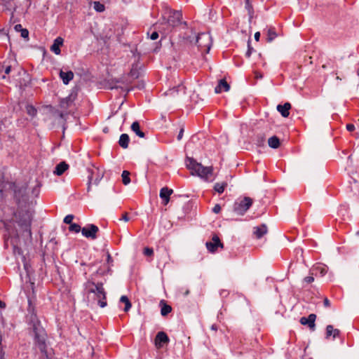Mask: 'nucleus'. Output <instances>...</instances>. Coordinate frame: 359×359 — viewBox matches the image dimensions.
<instances>
[{"instance_id": "47", "label": "nucleus", "mask_w": 359, "mask_h": 359, "mask_svg": "<svg viewBox=\"0 0 359 359\" xmlns=\"http://www.w3.org/2000/svg\"><path fill=\"white\" fill-rule=\"evenodd\" d=\"M102 177H103V174L102 173L99 175L98 177L95 179V183L97 184L100 182V180L102 179Z\"/></svg>"}, {"instance_id": "45", "label": "nucleus", "mask_w": 359, "mask_h": 359, "mask_svg": "<svg viewBox=\"0 0 359 359\" xmlns=\"http://www.w3.org/2000/svg\"><path fill=\"white\" fill-rule=\"evenodd\" d=\"M323 303H324L325 306H326V307H329L330 306V301L328 300L327 298H325Z\"/></svg>"}, {"instance_id": "52", "label": "nucleus", "mask_w": 359, "mask_h": 359, "mask_svg": "<svg viewBox=\"0 0 359 359\" xmlns=\"http://www.w3.org/2000/svg\"><path fill=\"white\" fill-rule=\"evenodd\" d=\"M111 258L110 255H107V262H110V261H111Z\"/></svg>"}, {"instance_id": "12", "label": "nucleus", "mask_w": 359, "mask_h": 359, "mask_svg": "<svg viewBox=\"0 0 359 359\" xmlns=\"http://www.w3.org/2000/svg\"><path fill=\"white\" fill-rule=\"evenodd\" d=\"M173 193V190L168 187H163L160 190V197L163 201V204L167 205L170 201V196Z\"/></svg>"}, {"instance_id": "4", "label": "nucleus", "mask_w": 359, "mask_h": 359, "mask_svg": "<svg viewBox=\"0 0 359 359\" xmlns=\"http://www.w3.org/2000/svg\"><path fill=\"white\" fill-rule=\"evenodd\" d=\"M19 225L23 229L24 233H25V236L31 238L32 232H31V222L32 219V213L29 211H27L21 216L19 213Z\"/></svg>"}, {"instance_id": "38", "label": "nucleus", "mask_w": 359, "mask_h": 359, "mask_svg": "<svg viewBox=\"0 0 359 359\" xmlns=\"http://www.w3.org/2000/svg\"><path fill=\"white\" fill-rule=\"evenodd\" d=\"M221 210V206L219 204H216L214 208H212L213 212L217 214Z\"/></svg>"}, {"instance_id": "21", "label": "nucleus", "mask_w": 359, "mask_h": 359, "mask_svg": "<svg viewBox=\"0 0 359 359\" xmlns=\"http://www.w3.org/2000/svg\"><path fill=\"white\" fill-rule=\"evenodd\" d=\"M69 168V165L65 162H61L58 165H56L55 170H54V174L56 175H62Z\"/></svg>"}, {"instance_id": "5", "label": "nucleus", "mask_w": 359, "mask_h": 359, "mask_svg": "<svg viewBox=\"0 0 359 359\" xmlns=\"http://www.w3.org/2000/svg\"><path fill=\"white\" fill-rule=\"evenodd\" d=\"M253 201L250 197H244L235 202L233 205L234 212L238 215H243L252 205Z\"/></svg>"}, {"instance_id": "15", "label": "nucleus", "mask_w": 359, "mask_h": 359, "mask_svg": "<svg viewBox=\"0 0 359 359\" xmlns=\"http://www.w3.org/2000/svg\"><path fill=\"white\" fill-rule=\"evenodd\" d=\"M311 271H312L311 275L317 276L318 274H320V276H323L327 273V267L325 265L319 264L315 265L312 268Z\"/></svg>"}, {"instance_id": "49", "label": "nucleus", "mask_w": 359, "mask_h": 359, "mask_svg": "<svg viewBox=\"0 0 359 359\" xmlns=\"http://www.w3.org/2000/svg\"><path fill=\"white\" fill-rule=\"evenodd\" d=\"M11 66L6 67L5 70H4L5 74H8L10 73V72H11Z\"/></svg>"}, {"instance_id": "13", "label": "nucleus", "mask_w": 359, "mask_h": 359, "mask_svg": "<svg viewBox=\"0 0 359 359\" xmlns=\"http://www.w3.org/2000/svg\"><path fill=\"white\" fill-rule=\"evenodd\" d=\"M63 42L64 39L62 37H57L54 40L53 43L51 45L50 48V50L53 52L55 55H60L61 53L60 46H62Z\"/></svg>"}, {"instance_id": "9", "label": "nucleus", "mask_w": 359, "mask_h": 359, "mask_svg": "<svg viewBox=\"0 0 359 359\" xmlns=\"http://www.w3.org/2000/svg\"><path fill=\"white\" fill-rule=\"evenodd\" d=\"M316 318V316L312 313L310 314L307 318H301L300 323L304 325H308L312 330H314Z\"/></svg>"}, {"instance_id": "18", "label": "nucleus", "mask_w": 359, "mask_h": 359, "mask_svg": "<svg viewBox=\"0 0 359 359\" xmlns=\"http://www.w3.org/2000/svg\"><path fill=\"white\" fill-rule=\"evenodd\" d=\"M230 88L229 85L227 83V82L222 79L219 81L218 85L215 87V91L216 93H220L223 91L227 92Z\"/></svg>"}, {"instance_id": "43", "label": "nucleus", "mask_w": 359, "mask_h": 359, "mask_svg": "<svg viewBox=\"0 0 359 359\" xmlns=\"http://www.w3.org/2000/svg\"><path fill=\"white\" fill-rule=\"evenodd\" d=\"M93 172H94V171H92V173H93ZM92 178H93V174H91V175L88 177V191H89L90 189V184L92 182Z\"/></svg>"}, {"instance_id": "61", "label": "nucleus", "mask_w": 359, "mask_h": 359, "mask_svg": "<svg viewBox=\"0 0 359 359\" xmlns=\"http://www.w3.org/2000/svg\"><path fill=\"white\" fill-rule=\"evenodd\" d=\"M12 22L15 23V22H16V20H13V21Z\"/></svg>"}, {"instance_id": "30", "label": "nucleus", "mask_w": 359, "mask_h": 359, "mask_svg": "<svg viewBox=\"0 0 359 359\" xmlns=\"http://www.w3.org/2000/svg\"><path fill=\"white\" fill-rule=\"evenodd\" d=\"M172 311V308L170 306L166 304H163V306L161 307V313L162 316H166L167 314H168L169 313H170Z\"/></svg>"}, {"instance_id": "6", "label": "nucleus", "mask_w": 359, "mask_h": 359, "mask_svg": "<svg viewBox=\"0 0 359 359\" xmlns=\"http://www.w3.org/2000/svg\"><path fill=\"white\" fill-rule=\"evenodd\" d=\"M196 43L201 48H205L207 53L210 49L211 46V37L207 33L199 34L196 38Z\"/></svg>"}, {"instance_id": "59", "label": "nucleus", "mask_w": 359, "mask_h": 359, "mask_svg": "<svg viewBox=\"0 0 359 359\" xmlns=\"http://www.w3.org/2000/svg\"><path fill=\"white\" fill-rule=\"evenodd\" d=\"M14 18V14L12 13L11 20Z\"/></svg>"}, {"instance_id": "37", "label": "nucleus", "mask_w": 359, "mask_h": 359, "mask_svg": "<svg viewBox=\"0 0 359 359\" xmlns=\"http://www.w3.org/2000/svg\"><path fill=\"white\" fill-rule=\"evenodd\" d=\"M304 280V282H306L307 283H311L313 282L314 278H313V275L305 277Z\"/></svg>"}, {"instance_id": "32", "label": "nucleus", "mask_w": 359, "mask_h": 359, "mask_svg": "<svg viewBox=\"0 0 359 359\" xmlns=\"http://www.w3.org/2000/svg\"><path fill=\"white\" fill-rule=\"evenodd\" d=\"M69 229L70 231H74L75 233H79V231H81L82 229L81 228L80 225L76 223L71 224V225L69 227Z\"/></svg>"}, {"instance_id": "1", "label": "nucleus", "mask_w": 359, "mask_h": 359, "mask_svg": "<svg viewBox=\"0 0 359 359\" xmlns=\"http://www.w3.org/2000/svg\"><path fill=\"white\" fill-rule=\"evenodd\" d=\"M85 291L89 303H97L102 308L107 306L106 293L102 283L96 284L88 281L85 285Z\"/></svg>"}, {"instance_id": "44", "label": "nucleus", "mask_w": 359, "mask_h": 359, "mask_svg": "<svg viewBox=\"0 0 359 359\" xmlns=\"http://www.w3.org/2000/svg\"><path fill=\"white\" fill-rule=\"evenodd\" d=\"M252 48H251V47L250 46V45H248V51L246 52V56H247L248 57H250V55H251V54H252Z\"/></svg>"}, {"instance_id": "36", "label": "nucleus", "mask_w": 359, "mask_h": 359, "mask_svg": "<svg viewBox=\"0 0 359 359\" xmlns=\"http://www.w3.org/2000/svg\"><path fill=\"white\" fill-rule=\"evenodd\" d=\"M144 254L147 256H151L154 254V250L152 248H145L144 249Z\"/></svg>"}, {"instance_id": "63", "label": "nucleus", "mask_w": 359, "mask_h": 359, "mask_svg": "<svg viewBox=\"0 0 359 359\" xmlns=\"http://www.w3.org/2000/svg\"><path fill=\"white\" fill-rule=\"evenodd\" d=\"M358 75L359 76V69H358Z\"/></svg>"}, {"instance_id": "3", "label": "nucleus", "mask_w": 359, "mask_h": 359, "mask_svg": "<svg viewBox=\"0 0 359 359\" xmlns=\"http://www.w3.org/2000/svg\"><path fill=\"white\" fill-rule=\"evenodd\" d=\"M162 18L165 22H182V13L181 11L172 10L165 8L162 13ZM183 22H186L184 21Z\"/></svg>"}, {"instance_id": "17", "label": "nucleus", "mask_w": 359, "mask_h": 359, "mask_svg": "<svg viewBox=\"0 0 359 359\" xmlns=\"http://www.w3.org/2000/svg\"><path fill=\"white\" fill-rule=\"evenodd\" d=\"M340 334V331L338 329L334 328V327L331 325H329L326 327V338L329 339L330 337H332V339H335Z\"/></svg>"}, {"instance_id": "41", "label": "nucleus", "mask_w": 359, "mask_h": 359, "mask_svg": "<svg viewBox=\"0 0 359 359\" xmlns=\"http://www.w3.org/2000/svg\"><path fill=\"white\" fill-rule=\"evenodd\" d=\"M121 220H123L124 222H128L130 220V218L128 217V213H124L122 215V217L121 218Z\"/></svg>"}, {"instance_id": "46", "label": "nucleus", "mask_w": 359, "mask_h": 359, "mask_svg": "<svg viewBox=\"0 0 359 359\" xmlns=\"http://www.w3.org/2000/svg\"><path fill=\"white\" fill-rule=\"evenodd\" d=\"M183 133H184V130L181 129L180 133H179V134H178V135H177V140H180L182 138Z\"/></svg>"}, {"instance_id": "35", "label": "nucleus", "mask_w": 359, "mask_h": 359, "mask_svg": "<svg viewBox=\"0 0 359 359\" xmlns=\"http://www.w3.org/2000/svg\"><path fill=\"white\" fill-rule=\"evenodd\" d=\"M20 33H21V36L27 40H28L29 39V32L27 29H22L21 31H20Z\"/></svg>"}, {"instance_id": "55", "label": "nucleus", "mask_w": 359, "mask_h": 359, "mask_svg": "<svg viewBox=\"0 0 359 359\" xmlns=\"http://www.w3.org/2000/svg\"><path fill=\"white\" fill-rule=\"evenodd\" d=\"M189 293V290H187L186 292L184 293L185 295H188Z\"/></svg>"}, {"instance_id": "28", "label": "nucleus", "mask_w": 359, "mask_h": 359, "mask_svg": "<svg viewBox=\"0 0 359 359\" xmlns=\"http://www.w3.org/2000/svg\"><path fill=\"white\" fill-rule=\"evenodd\" d=\"M122 181L124 185H128L130 182V172L127 170H124L121 175Z\"/></svg>"}, {"instance_id": "20", "label": "nucleus", "mask_w": 359, "mask_h": 359, "mask_svg": "<svg viewBox=\"0 0 359 359\" xmlns=\"http://www.w3.org/2000/svg\"><path fill=\"white\" fill-rule=\"evenodd\" d=\"M267 233V226L265 224L260 225L254 228V233L257 238H262Z\"/></svg>"}, {"instance_id": "25", "label": "nucleus", "mask_w": 359, "mask_h": 359, "mask_svg": "<svg viewBox=\"0 0 359 359\" xmlns=\"http://www.w3.org/2000/svg\"><path fill=\"white\" fill-rule=\"evenodd\" d=\"M92 4L94 10L98 13L103 12L105 10L104 4L100 1H93Z\"/></svg>"}, {"instance_id": "10", "label": "nucleus", "mask_w": 359, "mask_h": 359, "mask_svg": "<svg viewBox=\"0 0 359 359\" xmlns=\"http://www.w3.org/2000/svg\"><path fill=\"white\" fill-rule=\"evenodd\" d=\"M180 93L183 95L185 94V88L182 85H179L177 87H174L172 88L169 89L168 90L165 92L164 94L166 96L175 97L177 95H179Z\"/></svg>"}, {"instance_id": "14", "label": "nucleus", "mask_w": 359, "mask_h": 359, "mask_svg": "<svg viewBox=\"0 0 359 359\" xmlns=\"http://www.w3.org/2000/svg\"><path fill=\"white\" fill-rule=\"evenodd\" d=\"M169 338L168 335L163 332H159L155 338L156 346L161 347L162 344L168 343Z\"/></svg>"}, {"instance_id": "27", "label": "nucleus", "mask_w": 359, "mask_h": 359, "mask_svg": "<svg viewBox=\"0 0 359 359\" xmlns=\"http://www.w3.org/2000/svg\"><path fill=\"white\" fill-rule=\"evenodd\" d=\"M226 186H227L226 182L216 183L214 186V189L217 193L222 194Z\"/></svg>"}, {"instance_id": "62", "label": "nucleus", "mask_w": 359, "mask_h": 359, "mask_svg": "<svg viewBox=\"0 0 359 359\" xmlns=\"http://www.w3.org/2000/svg\"><path fill=\"white\" fill-rule=\"evenodd\" d=\"M2 72V67H0V72Z\"/></svg>"}, {"instance_id": "22", "label": "nucleus", "mask_w": 359, "mask_h": 359, "mask_svg": "<svg viewBox=\"0 0 359 359\" xmlns=\"http://www.w3.org/2000/svg\"><path fill=\"white\" fill-rule=\"evenodd\" d=\"M131 130L140 137H144V133L140 130V123L135 121L131 125Z\"/></svg>"}, {"instance_id": "11", "label": "nucleus", "mask_w": 359, "mask_h": 359, "mask_svg": "<svg viewBox=\"0 0 359 359\" xmlns=\"http://www.w3.org/2000/svg\"><path fill=\"white\" fill-rule=\"evenodd\" d=\"M76 99V95L71 94L68 97L64 98L60 102V107L63 109H67L70 108L73 104Z\"/></svg>"}, {"instance_id": "29", "label": "nucleus", "mask_w": 359, "mask_h": 359, "mask_svg": "<svg viewBox=\"0 0 359 359\" xmlns=\"http://www.w3.org/2000/svg\"><path fill=\"white\" fill-rule=\"evenodd\" d=\"M0 5H2L3 8L5 7L6 10L11 11L13 7L14 3L11 1L0 0Z\"/></svg>"}, {"instance_id": "34", "label": "nucleus", "mask_w": 359, "mask_h": 359, "mask_svg": "<svg viewBox=\"0 0 359 359\" xmlns=\"http://www.w3.org/2000/svg\"><path fill=\"white\" fill-rule=\"evenodd\" d=\"M74 219V216L72 215H68L64 218V222L66 224H69L71 225L72 223V220Z\"/></svg>"}, {"instance_id": "53", "label": "nucleus", "mask_w": 359, "mask_h": 359, "mask_svg": "<svg viewBox=\"0 0 359 359\" xmlns=\"http://www.w3.org/2000/svg\"><path fill=\"white\" fill-rule=\"evenodd\" d=\"M34 331H35V335H36V337H38V333H37V332H36V327H34Z\"/></svg>"}, {"instance_id": "50", "label": "nucleus", "mask_w": 359, "mask_h": 359, "mask_svg": "<svg viewBox=\"0 0 359 359\" xmlns=\"http://www.w3.org/2000/svg\"><path fill=\"white\" fill-rule=\"evenodd\" d=\"M211 330H214V331H217V326L215 324L212 325L211 326Z\"/></svg>"}, {"instance_id": "8", "label": "nucleus", "mask_w": 359, "mask_h": 359, "mask_svg": "<svg viewBox=\"0 0 359 359\" xmlns=\"http://www.w3.org/2000/svg\"><path fill=\"white\" fill-rule=\"evenodd\" d=\"M218 247L222 248L223 244L220 242V240L217 235L213 236L212 241L206 243V248L211 252H215Z\"/></svg>"}, {"instance_id": "31", "label": "nucleus", "mask_w": 359, "mask_h": 359, "mask_svg": "<svg viewBox=\"0 0 359 359\" xmlns=\"http://www.w3.org/2000/svg\"><path fill=\"white\" fill-rule=\"evenodd\" d=\"M26 111L27 113L31 116H34L36 114V109L32 105H27Z\"/></svg>"}, {"instance_id": "24", "label": "nucleus", "mask_w": 359, "mask_h": 359, "mask_svg": "<svg viewBox=\"0 0 359 359\" xmlns=\"http://www.w3.org/2000/svg\"><path fill=\"white\" fill-rule=\"evenodd\" d=\"M268 144L270 147L277 149L280 146V140L276 136H273L269 139Z\"/></svg>"}, {"instance_id": "7", "label": "nucleus", "mask_w": 359, "mask_h": 359, "mask_svg": "<svg viewBox=\"0 0 359 359\" xmlns=\"http://www.w3.org/2000/svg\"><path fill=\"white\" fill-rule=\"evenodd\" d=\"M99 231V229L95 224H88L82 228L81 233L83 236L87 238L95 240L97 238V233Z\"/></svg>"}, {"instance_id": "33", "label": "nucleus", "mask_w": 359, "mask_h": 359, "mask_svg": "<svg viewBox=\"0 0 359 359\" xmlns=\"http://www.w3.org/2000/svg\"><path fill=\"white\" fill-rule=\"evenodd\" d=\"M277 36V34H276V32L269 29V31H268V41H271L273 39H274L276 38V36Z\"/></svg>"}, {"instance_id": "23", "label": "nucleus", "mask_w": 359, "mask_h": 359, "mask_svg": "<svg viewBox=\"0 0 359 359\" xmlns=\"http://www.w3.org/2000/svg\"><path fill=\"white\" fill-rule=\"evenodd\" d=\"M129 140L128 135L124 133L120 136L118 144L122 148L126 149L128 147Z\"/></svg>"}, {"instance_id": "58", "label": "nucleus", "mask_w": 359, "mask_h": 359, "mask_svg": "<svg viewBox=\"0 0 359 359\" xmlns=\"http://www.w3.org/2000/svg\"><path fill=\"white\" fill-rule=\"evenodd\" d=\"M129 1H130V0H123V1H124V2H126V3L128 2Z\"/></svg>"}, {"instance_id": "26", "label": "nucleus", "mask_w": 359, "mask_h": 359, "mask_svg": "<svg viewBox=\"0 0 359 359\" xmlns=\"http://www.w3.org/2000/svg\"><path fill=\"white\" fill-rule=\"evenodd\" d=\"M120 302L125 304L124 311H128L131 308V303L129 299L126 296L123 295L121 297Z\"/></svg>"}, {"instance_id": "51", "label": "nucleus", "mask_w": 359, "mask_h": 359, "mask_svg": "<svg viewBox=\"0 0 359 359\" xmlns=\"http://www.w3.org/2000/svg\"><path fill=\"white\" fill-rule=\"evenodd\" d=\"M2 351H0V359H4V354L1 353Z\"/></svg>"}, {"instance_id": "40", "label": "nucleus", "mask_w": 359, "mask_h": 359, "mask_svg": "<svg viewBox=\"0 0 359 359\" xmlns=\"http://www.w3.org/2000/svg\"><path fill=\"white\" fill-rule=\"evenodd\" d=\"M346 129L350 131V132H352L355 130V126L353 124H347L346 125Z\"/></svg>"}, {"instance_id": "2", "label": "nucleus", "mask_w": 359, "mask_h": 359, "mask_svg": "<svg viewBox=\"0 0 359 359\" xmlns=\"http://www.w3.org/2000/svg\"><path fill=\"white\" fill-rule=\"evenodd\" d=\"M186 165L191 171V175H197L203 180H208L209 177L212 175L213 168L212 166H203L193 158H187Z\"/></svg>"}, {"instance_id": "48", "label": "nucleus", "mask_w": 359, "mask_h": 359, "mask_svg": "<svg viewBox=\"0 0 359 359\" xmlns=\"http://www.w3.org/2000/svg\"><path fill=\"white\" fill-rule=\"evenodd\" d=\"M259 37H260V33L259 32H257L255 34V39L258 41L259 39Z\"/></svg>"}, {"instance_id": "57", "label": "nucleus", "mask_w": 359, "mask_h": 359, "mask_svg": "<svg viewBox=\"0 0 359 359\" xmlns=\"http://www.w3.org/2000/svg\"><path fill=\"white\" fill-rule=\"evenodd\" d=\"M1 192H2L1 185L0 184V194H1Z\"/></svg>"}, {"instance_id": "56", "label": "nucleus", "mask_w": 359, "mask_h": 359, "mask_svg": "<svg viewBox=\"0 0 359 359\" xmlns=\"http://www.w3.org/2000/svg\"><path fill=\"white\" fill-rule=\"evenodd\" d=\"M3 306H4L3 302L0 301V308L2 307Z\"/></svg>"}, {"instance_id": "54", "label": "nucleus", "mask_w": 359, "mask_h": 359, "mask_svg": "<svg viewBox=\"0 0 359 359\" xmlns=\"http://www.w3.org/2000/svg\"><path fill=\"white\" fill-rule=\"evenodd\" d=\"M303 359H312V358H308L306 355H305Z\"/></svg>"}, {"instance_id": "39", "label": "nucleus", "mask_w": 359, "mask_h": 359, "mask_svg": "<svg viewBox=\"0 0 359 359\" xmlns=\"http://www.w3.org/2000/svg\"><path fill=\"white\" fill-rule=\"evenodd\" d=\"M158 38V34L157 32H154L151 33V34L150 35V39L151 40H156Z\"/></svg>"}, {"instance_id": "60", "label": "nucleus", "mask_w": 359, "mask_h": 359, "mask_svg": "<svg viewBox=\"0 0 359 359\" xmlns=\"http://www.w3.org/2000/svg\"><path fill=\"white\" fill-rule=\"evenodd\" d=\"M1 78H2V79H5V75H2V76H1Z\"/></svg>"}, {"instance_id": "42", "label": "nucleus", "mask_w": 359, "mask_h": 359, "mask_svg": "<svg viewBox=\"0 0 359 359\" xmlns=\"http://www.w3.org/2000/svg\"><path fill=\"white\" fill-rule=\"evenodd\" d=\"M22 27L21 25V24H16L15 26V30L16 32H20V31L22 29Z\"/></svg>"}, {"instance_id": "19", "label": "nucleus", "mask_w": 359, "mask_h": 359, "mask_svg": "<svg viewBox=\"0 0 359 359\" xmlns=\"http://www.w3.org/2000/svg\"><path fill=\"white\" fill-rule=\"evenodd\" d=\"M291 108V104L289 102L285 103L283 105L278 104L277 110L280 113L283 117H287L290 114L289 110Z\"/></svg>"}, {"instance_id": "16", "label": "nucleus", "mask_w": 359, "mask_h": 359, "mask_svg": "<svg viewBox=\"0 0 359 359\" xmlns=\"http://www.w3.org/2000/svg\"><path fill=\"white\" fill-rule=\"evenodd\" d=\"M60 77L62 80L64 84L67 85L74 78V73L72 71L64 72L60 70Z\"/></svg>"}]
</instances>
